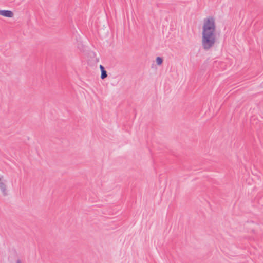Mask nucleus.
Segmentation results:
<instances>
[{"label":"nucleus","mask_w":263,"mask_h":263,"mask_svg":"<svg viewBox=\"0 0 263 263\" xmlns=\"http://www.w3.org/2000/svg\"><path fill=\"white\" fill-rule=\"evenodd\" d=\"M201 43L205 50L211 49L214 46V18L212 17H207L203 21Z\"/></svg>","instance_id":"nucleus-1"},{"label":"nucleus","mask_w":263,"mask_h":263,"mask_svg":"<svg viewBox=\"0 0 263 263\" xmlns=\"http://www.w3.org/2000/svg\"><path fill=\"white\" fill-rule=\"evenodd\" d=\"M0 15L7 18H13L14 17V13L10 10H0Z\"/></svg>","instance_id":"nucleus-2"},{"label":"nucleus","mask_w":263,"mask_h":263,"mask_svg":"<svg viewBox=\"0 0 263 263\" xmlns=\"http://www.w3.org/2000/svg\"><path fill=\"white\" fill-rule=\"evenodd\" d=\"M0 191L4 196H6L8 194V190L6 184L3 182L0 183Z\"/></svg>","instance_id":"nucleus-3"},{"label":"nucleus","mask_w":263,"mask_h":263,"mask_svg":"<svg viewBox=\"0 0 263 263\" xmlns=\"http://www.w3.org/2000/svg\"><path fill=\"white\" fill-rule=\"evenodd\" d=\"M90 55L92 57V61L93 63H95L99 61V58L97 57L95 53H91Z\"/></svg>","instance_id":"nucleus-4"},{"label":"nucleus","mask_w":263,"mask_h":263,"mask_svg":"<svg viewBox=\"0 0 263 263\" xmlns=\"http://www.w3.org/2000/svg\"><path fill=\"white\" fill-rule=\"evenodd\" d=\"M157 65H161L163 62V59L161 57H157L156 59Z\"/></svg>","instance_id":"nucleus-5"},{"label":"nucleus","mask_w":263,"mask_h":263,"mask_svg":"<svg viewBox=\"0 0 263 263\" xmlns=\"http://www.w3.org/2000/svg\"><path fill=\"white\" fill-rule=\"evenodd\" d=\"M107 73H106V71H105V70L101 71V78L102 79H104L106 78L107 77Z\"/></svg>","instance_id":"nucleus-6"},{"label":"nucleus","mask_w":263,"mask_h":263,"mask_svg":"<svg viewBox=\"0 0 263 263\" xmlns=\"http://www.w3.org/2000/svg\"><path fill=\"white\" fill-rule=\"evenodd\" d=\"M15 263H24V262L20 259H17Z\"/></svg>","instance_id":"nucleus-7"},{"label":"nucleus","mask_w":263,"mask_h":263,"mask_svg":"<svg viewBox=\"0 0 263 263\" xmlns=\"http://www.w3.org/2000/svg\"><path fill=\"white\" fill-rule=\"evenodd\" d=\"M100 68L101 71H102L103 70H105L104 67L102 65H100Z\"/></svg>","instance_id":"nucleus-8"}]
</instances>
